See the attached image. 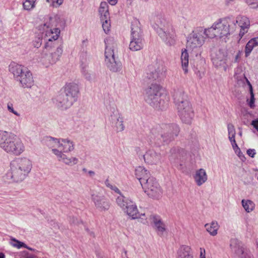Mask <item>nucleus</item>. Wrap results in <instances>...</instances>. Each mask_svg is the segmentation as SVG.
I'll return each mask as SVG.
<instances>
[{
  "label": "nucleus",
  "instance_id": "obj_1",
  "mask_svg": "<svg viewBox=\"0 0 258 258\" xmlns=\"http://www.w3.org/2000/svg\"><path fill=\"white\" fill-rule=\"evenodd\" d=\"M60 32V30L57 29L55 30V35L48 38L41 53L39 61L46 66L55 63L62 54V44H58L55 41L58 39Z\"/></svg>",
  "mask_w": 258,
  "mask_h": 258
},
{
  "label": "nucleus",
  "instance_id": "obj_2",
  "mask_svg": "<svg viewBox=\"0 0 258 258\" xmlns=\"http://www.w3.org/2000/svg\"><path fill=\"white\" fill-rule=\"evenodd\" d=\"M179 132V128L177 124H164L162 127L157 125L152 128L148 136L150 142L160 146L172 141Z\"/></svg>",
  "mask_w": 258,
  "mask_h": 258
},
{
  "label": "nucleus",
  "instance_id": "obj_3",
  "mask_svg": "<svg viewBox=\"0 0 258 258\" xmlns=\"http://www.w3.org/2000/svg\"><path fill=\"white\" fill-rule=\"evenodd\" d=\"M79 93L78 85L75 83L67 84L60 92L52 99L53 103L58 108L66 110L77 100Z\"/></svg>",
  "mask_w": 258,
  "mask_h": 258
},
{
  "label": "nucleus",
  "instance_id": "obj_4",
  "mask_svg": "<svg viewBox=\"0 0 258 258\" xmlns=\"http://www.w3.org/2000/svg\"><path fill=\"white\" fill-rule=\"evenodd\" d=\"M173 97L181 121L185 123H190L194 117V111L186 94L182 89H177L174 91Z\"/></svg>",
  "mask_w": 258,
  "mask_h": 258
},
{
  "label": "nucleus",
  "instance_id": "obj_5",
  "mask_svg": "<svg viewBox=\"0 0 258 258\" xmlns=\"http://www.w3.org/2000/svg\"><path fill=\"white\" fill-rule=\"evenodd\" d=\"M153 27L162 40L168 45L175 43V35L172 27L160 14L153 15L151 17Z\"/></svg>",
  "mask_w": 258,
  "mask_h": 258
},
{
  "label": "nucleus",
  "instance_id": "obj_6",
  "mask_svg": "<svg viewBox=\"0 0 258 258\" xmlns=\"http://www.w3.org/2000/svg\"><path fill=\"white\" fill-rule=\"evenodd\" d=\"M105 44V63L107 68L112 72H117L122 68L121 62L116 54L117 52V43L114 39L109 37L104 40Z\"/></svg>",
  "mask_w": 258,
  "mask_h": 258
},
{
  "label": "nucleus",
  "instance_id": "obj_7",
  "mask_svg": "<svg viewBox=\"0 0 258 258\" xmlns=\"http://www.w3.org/2000/svg\"><path fill=\"white\" fill-rule=\"evenodd\" d=\"M9 71L22 87L31 88L34 85V80L30 71L26 67L12 62L9 66Z\"/></svg>",
  "mask_w": 258,
  "mask_h": 258
},
{
  "label": "nucleus",
  "instance_id": "obj_8",
  "mask_svg": "<svg viewBox=\"0 0 258 258\" xmlns=\"http://www.w3.org/2000/svg\"><path fill=\"white\" fill-rule=\"evenodd\" d=\"M65 22L59 17H52L46 16L44 18L43 23L39 26V29L45 31L44 39L48 40L49 37L55 35V29L60 30L59 28H64Z\"/></svg>",
  "mask_w": 258,
  "mask_h": 258
},
{
  "label": "nucleus",
  "instance_id": "obj_9",
  "mask_svg": "<svg viewBox=\"0 0 258 258\" xmlns=\"http://www.w3.org/2000/svg\"><path fill=\"white\" fill-rule=\"evenodd\" d=\"M144 41L141 24L138 20L135 19L131 24V38L129 48L132 51L139 50L143 47Z\"/></svg>",
  "mask_w": 258,
  "mask_h": 258
},
{
  "label": "nucleus",
  "instance_id": "obj_10",
  "mask_svg": "<svg viewBox=\"0 0 258 258\" xmlns=\"http://www.w3.org/2000/svg\"><path fill=\"white\" fill-rule=\"evenodd\" d=\"M214 26L216 29L218 37L221 39H225L236 30L234 20L228 17L219 19L214 23Z\"/></svg>",
  "mask_w": 258,
  "mask_h": 258
},
{
  "label": "nucleus",
  "instance_id": "obj_11",
  "mask_svg": "<svg viewBox=\"0 0 258 258\" xmlns=\"http://www.w3.org/2000/svg\"><path fill=\"white\" fill-rule=\"evenodd\" d=\"M116 203L132 219H135L140 217V215L136 204L125 197L122 194L117 197Z\"/></svg>",
  "mask_w": 258,
  "mask_h": 258
},
{
  "label": "nucleus",
  "instance_id": "obj_12",
  "mask_svg": "<svg viewBox=\"0 0 258 258\" xmlns=\"http://www.w3.org/2000/svg\"><path fill=\"white\" fill-rule=\"evenodd\" d=\"M25 146L21 139L11 133L9 141L7 142L3 150L8 154L18 156L25 151Z\"/></svg>",
  "mask_w": 258,
  "mask_h": 258
},
{
  "label": "nucleus",
  "instance_id": "obj_13",
  "mask_svg": "<svg viewBox=\"0 0 258 258\" xmlns=\"http://www.w3.org/2000/svg\"><path fill=\"white\" fill-rule=\"evenodd\" d=\"M160 86L156 83H152L145 91V101L153 107H161V100L160 99Z\"/></svg>",
  "mask_w": 258,
  "mask_h": 258
},
{
  "label": "nucleus",
  "instance_id": "obj_14",
  "mask_svg": "<svg viewBox=\"0 0 258 258\" xmlns=\"http://www.w3.org/2000/svg\"><path fill=\"white\" fill-rule=\"evenodd\" d=\"M201 28H195L187 38L186 47L189 50L200 48L204 43L205 37L203 35Z\"/></svg>",
  "mask_w": 258,
  "mask_h": 258
},
{
  "label": "nucleus",
  "instance_id": "obj_15",
  "mask_svg": "<svg viewBox=\"0 0 258 258\" xmlns=\"http://www.w3.org/2000/svg\"><path fill=\"white\" fill-rule=\"evenodd\" d=\"M165 72L164 67L158 63L151 64L146 70L144 81L150 83L156 81L164 75Z\"/></svg>",
  "mask_w": 258,
  "mask_h": 258
},
{
  "label": "nucleus",
  "instance_id": "obj_16",
  "mask_svg": "<svg viewBox=\"0 0 258 258\" xmlns=\"http://www.w3.org/2000/svg\"><path fill=\"white\" fill-rule=\"evenodd\" d=\"M142 186L150 197L158 199L161 196L162 191L161 187L154 177L149 178Z\"/></svg>",
  "mask_w": 258,
  "mask_h": 258
},
{
  "label": "nucleus",
  "instance_id": "obj_17",
  "mask_svg": "<svg viewBox=\"0 0 258 258\" xmlns=\"http://www.w3.org/2000/svg\"><path fill=\"white\" fill-rule=\"evenodd\" d=\"M227 52L223 49H214L211 53V59L215 67H223L225 71L227 66Z\"/></svg>",
  "mask_w": 258,
  "mask_h": 258
},
{
  "label": "nucleus",
  "instance_id": "obj_18",
  "mask_svg": "<svg viewBox=\"0 0 258 258\" xmlns=\"http://www.w3.org/2000/svg\"><path fill=\"white\" fill-rule=\"evenodd\" d=\"M91 200L93 202L97 209L100 211H107L110 206V203L108 199L104 196L99 193L91 192Z\"/></svg>",
  "mask_w": 258,
  "mask_h": 258
},
{
  "label": "nucleus",
  "instance_id": "obj_19",
  "mask_svg": "<svg viewBox=\"0 0 258 258\" xmlns=\"http://www.w3.org/2000/svg\"><path fill=\"white\" fill-rule=\"evenodd\" d=\"M230 246L235 257L237 258H253L250 253L244 251L243 244L237 239H232L230 241Z\"/></svg>",
  "mask_w": 258,
  "mask_h": 258
},
{
  "label": "nucleus",
  "instance_id": "obj_20",
  "mask_svg": "<svg viewBox=\"0 0 258 258\" xmlns=\"http://www.w3.org/2000/svg\"><path fill=\"white\" fill-rule=\"evenodd\" d=\"M11 163L20 168L24 173L27 175L30 173L32 168V163L30 160L27 158H18L13 160Z\"/></svg>",
  "mask_w": 258,
  "mask_h": 258
},
{
  "label": "nucleus",
  "instance_id": "obj_21",
  "mask_svg": "<svg viewBox=\"0 0 258 258\" xmlns=\"http://www.w3.org/2000/svg\"><path fill=\"white\" fill-rule=\"evenodd\" d=\"M28 175L23 172L20 168H17L16 166L10 164V171L7 174L8 177H10L15 182L23 181Z\"/></svg>",
  "mask_w": 258,
  "mask_h": 258
},
{
  "label": "nucleus",
  "instance_id": "obj_22",
  "mask_svg": "<svg viewBox=\"0 0 258 258\" xmlns=\"http://www.w3.org/2000/svg\"><path fill=\"white\" fill-rule=\"evenodd\" d=\"M53 153L55 155L59 161H61L66 165L73 166L78 162V159L76 157H68L66 155L57 149H52Z\"/></svg>",
  "mask_w": 258,
  "mask_h": 258
},
{
  "label": "nucleus",
  "instance_id": "obj_23",
  "mask_svg": "<svg viewBox=\"0 0 258 258\" xmlns=\"http://www.w3.org/2000/svg\"><path fill=\"white\" fill-rule=\"evenodd\" d=\"M235 21L236 27L237 24L240 28L239 35L241 38L242 36L247 32L250 25V22L248 18L245 16H238Z\"/></svg>",
  "mask_w": 258,
  "mask_h": 258
},
{
  "label": "nucleus",
  "instance_id": "obj_24",
  "mask_svg": "<svg viewBox=\"0 0 258 258\" xmlns=\"http://www.w3.org/2000/svg\"><path fill=\"white\" fill-rule=\"evenodd\" d=\"M143 158L145 163L150 165H154L157 164L160 162L161 155L160 153L150 150L143 155Z\"/></svg>",
  "mask_w": 258,
  "mask_h": 258
},
{
  "label": "nucleus",
  "instance_id": "obj_25",
  "mask_svg": "<svg viewBox=\"0 0 258 258\" xmlns=\"http://www.w3.org/2000/svg\"><path fill=\"white\" fill-rule=\"evenodd\" d=\"M135 175L137 179L139 180L141 185L145 183L146 181L150 178L153 177L150 176V172L144 167L139 166L135 170Z\"/></svg>",
  "mask_w": 258,
  "mask_h": 258
},
{
  "label": "nucleus",
  "instance_id": "obj_26",
  "mask_svg": "<svg viewBox=\"0 0 258 258\" xmlns=\"http://www.w3.org/2000/svg\"><path fill=\"white\" fill-rule=\"evenodd\" d=\"M194 179L197 185L201 186L205 183L208 179L206 170L203 168L197 170L193 176Z\"/></svg>",
  "mask_w": 258,
  "mask_h": 258
},
{
  "label": "nucleus",
  "instance_id": "obj_27",
  "mask_svg": "<svg viewBox=\"0 0 258 258\" xmlns=\"http://www.w3.org/2000/svg\"><path fill=\"white\" fill-rule=\"evenodd\" d=\"M60 148L63 153H69L74 150V144L68 139H60Z\"/></svg>",
  "mask_w": 258,
  "mask_h": 258
},
{
  "label": "nucleus",
  "instance_id": "obj_28",
  "mask_svg": "<svg viewBox=\"0 0 258 258\" xmlns=\"http://www.w3.org/2000/svg\"><path fill=\"white\" fill-rule=\"evenodd\" d=\"M153 222L158 234L160 236L162 235L166 230V227L161 218L158 216H154L153 218Z\"/></svg>",
  "mask_w": 258,
  "mask_h": 258
},
{
  "label": "nucleus",
  "instance_id": "obj_29",
  "mask_svg": "<svg viewBox=\"0 0 258 258\" xmlns=\"http://www.w3.org/2000/svg\"><path fill=\"white\" fill-rule=\"evenodd\" d=\"M45 144L50 149L60 148V139H57L51 137H46L44 140Z\"/></svg>",
  "mask_w": 258,
  "mask_h": 258
},
{
  "label": "nucleus",
  "instance_id": "obj_30",
  "mask_svg": "<svg viewBox=\"0 0 258 258\" xmlns=\"http://www.w3.org/2000/svg\"><path fill=\"white\" fill-rule=\"evenodd\" d=\"M200 27L201 28V31L203 32L202 34L205 37V39L206 38L212 39L218 37L216 29L214 26V23L211 27L208 28L204 29L202 27Z\"/></svg>",
  "mask_w": 258,
  "mask_h": 258
},
{
  "label": "nucleus",
  "instance_id": "obj_31",
  "mask_svg": "<svg viewBox=\"0 0 258 258\" xmlns=\"http://www.w3.org/2000/svg\"><path fill=\"white\" fill-rule=\"evenodd\" d=\"M190 247L187 245L181 246L177 251V258H192L190 254Z\"/></svg>",
  "mask_w": 258,
  "mask_h": 258
},
{
  "label": "nucleus",
  "instance_id": "obj_32",
  "mask_svg": "<svg viewBox=\"0 0 258 258\" xmlns=\"http://www.w3.org/2000/svg\"><path fill=\"white\" fill-rule=\"evenodd\" d=\"M258 45V36L256 37L253 38L246 44L245 47V55L246 57H247L250 54L251 51L254 47Z\"/></svg>",
  "mask_w": 258,
  "mask_h": 258
},
{
  "label": "nucleus",
  "instance_id": "obj_33",
  "mask_svg": "<svg viewBox=\"0 0 258 258\" xmlns=\"http://www.w3.org/2000/svg\"><path fill=\"white\" fill-rule=\"evenodd\" d=\"M113 125L116 128L117 132H122L125 126L123 124V119L121 115H119V117H115L109 120Z\"/></svg>",
  "mask_w": 258,
  "mask_h": 258
},
{
  "label": "nucleus",
  "instance_id": "obj_34",
  "mask_svg": "<svg viewBox=\"0 0 258 258\" xmlns=\"http://www.w3.org/2000/svg\"><path fill=\"white\" fill-rule=\"evenodd\" d=\"M99 13L100 15V18L109 19V13L108 11V5L107 2H102L100 3L99 8Z\"/></svg>",
  "mask_w": 258,
  "mask_h": 258
},
{
  "label": "nucleus",
  "instance_id": "obj_35",
  "mask_svg": "<svg viewBox=\"0 0 258 258\" xmlns=\"http://www.w3.org/2000/svg\"><path fill=\"white\" fill-rule=\"evenodd\" d=\"M188 58L189 55L187 50L186 49L182 50L180 59L181 65L185 73H186L188 72L187 67L188 66Z\"/></svg>",
  "mask_w": 258,
  "mask_h": 258
},
{
  "label": "nucleus",
  "instance_id": "obj_36",
  "mask_svg": "<svg viewBox=\"0 0 258 258\" xmlns=\"http://www.w3.org/2000/svg\"><path fill=\"white\" fill-rule=\"evenodd\" d=\"M11 132L0 130V148L3 150L9 141Z\"/></svg>",
  "mask_w": 258,
  "mask_h": 258
},
{
  "label": "nucleus",
  "instance_id": "obj_37",
  "mask_svg": "<svg viewBox=\"0 0 258 258\" xmlns=\"http://www.w3.org/2000/svg\"><path fill=\"white\" fill-rule=\"evenodd\" d=\"M205 227L211 235L215 236L217 234L219 225L217 222L213 221L210 224H206Z\"/></svg>",
  "mask_w": 258,
  "mask_h": 258
},
{
  "label": "nucleus",
  "instance_id": "obj_38",
  "mask_svg": "<svg viewBox=\"0 0 258 258\" xmlns=\"http://www.w3.org/2000/svg\"><path fill=\"white\" fill-rule=\"evenodd\" d=\"M242 207L247 213H250L255 208L254 203L249 200H242L241 201Z\"/></svg>",
  "mask_w": 258,
  "mask_h": 258
},
{
  "label": "nucleus",
  "instance_id": "obj_39",
  "mask_svg": "<svg viewBox=\"0 0 258 258\" xmlns=\"http://www.w3.org/2000/svg\"><path fill=\"white\" fill-rule=\"evenodd\" d=\"M170 152L174 155V157L177 158L181 159L186 154V152L183 149L179 148H174L171 149Z\"/></svg>",
  "mask_w": 258,
  "mask_h": 258
},
{
  "label": "nucleus",
  "instance_id": "obj_40",
  "mask_svg": "<svg viewBox=\"0 0 258 258\" xmlns=\"http://www.w3.org/2000/svg\"><path fill=\"white\" fill-rule=\"evenodd\" d=\"M107 109L110 112L109 120L115 117L119 118V115H121V114L119 112L118 109H117L116 105L114 104H113L112 106L110 105V106L109 108H107Z\"/></svg>",
  "mask_w": 258,
  "mask_h": 258
},
{
  "label": "nucleus",
  "instance_id": "obj_41",
  "mask_svg": "<svg viewBox=\"0 0 258 258\" xmlns=\"http://www.w3.org/2000/svg\"><path fill=\"white\" fill-rule=\"evenodd\" d=\"M11 245L17 248H21L22 247L26 248L28 249L32 250V249L29 247H28L26 244H25L24 242L20 241L15 238H12L11 241Z\"/></svg>",
  "mask_w": 258,
  "mask_h": 258
},
{
  "label": "nucleus",
  "instance_id": "obj_42",
  "mask_svg": "<svg viewBox=\"0 0 258 258\" xmlns=\"http://www.w3.org/2000/svg\"><path fill=\"white\" fill-rule=\"evenodd\" d=\"M36 0H26L23 3V6L24 10L30 11L33 9L35 6Z\"/></svg>",
  "mask_w": 258,
  "mask_h": 258
},
{
  "label": "nucleus",
  "instance_id": "obj_43",
  "mask_svg": "<svg viewBox=\"0 0 258 258\" xmlns=\"http://www.w3.org/2000/svg\"><path fill=\"white\" fill-rule=\"evenodd\" d=\"M101 21L102 23V28L105 33H107L110 31V24L109 22V19H105L104 18H101Z\"/></svg>",
  "mask_w": 258,
  "mask_h": 258
},
{
  "label": "nucleus",
  "instance_id": "obj_44",
  "mask_svg": "<svg viewBox=\"0 0 258 258\" xmlns=\"http://www.w3.org/2000/svg\"><path fill=\"white\" fill-rule=\"evenodd\" d=\"M81 72L86 79L90 81L93 80V75L88 71L86 66L82 67Z\"/></svg>",
  "mask_w": 258,
  "mask_h": 258
},
{
  "label": "nucleus",
  "instance_id": "obj_45",
  "mask_svg": "<svg viewBox=\"0 0 258 258\" xmlns=\"http://www.w3.org/2000/svg\"><path fill=\"white\" fill-rule=\"evenodd\" d=\"M250 98L248 102V105L251 108H253L255 106L254 105V95L253 92V90L250 91Z\"/></svg>",
  "mask_w": 258,
  "mask_h": 258
},
{
  "label": "nucleus",
  "instance_id": "obj_46",
  "mask_svg": "<svg viewBox=\"0 0 258 258\" xmlns=\"http://www.w3.org/2000/svg\"><path fill=\"white\" fill-rule=\"evenodd\" d=\"M7 108H8V110L14 113L15 115H17V116H20V113H19L17 111H15L14 108H13V105L12 104V103H8L7 104Z\"/></svg>",
  "mask_w": 258,
  "mask_h": 258
},
{
  "label": "nucleus",
  "instance_id": "obj_47",
  "mask_svg": "<svg viewBox=\"0 0 258 258\" xmlns=\"http://www.w3.org/2000/svg\"><path fill=\"white\" fill-rule=\"evenodd\" d=\"M229 136L235 135V130L233 124L229 123L227 126Z\"/></svg>",
  "mask_w": 258,
  "mask_h": 258
},
{
  "label": "nucleus",
  "instance_id": "obj_48",
  "mask_svg": "<svg viewBox=\"0 0 258 258\" xmlns=\"http://www.w3.org/2000/svg\"><path fill=\"white\" fill-rule=\"evenodd\" d=\"M42 42V39L40 37L36 38L33 42V45L35 47L39 48L40 47Z\"/></svg>",
  "mask_w": 258,
  "mask_h": 258
},
{
  "label": "nucleus",
  "instance_id": "obj_49",
  "mask_svg": "<svg viewBox=\"0 0 258 258\" xmlns=\"http://www.w3.org/2000/svg\"><path fill=\"white\" fill-rule=\"evenodd\" d=\"M70 223L71 224L79 225L80 223H82V221L74 217H70Z\"/></svg>",
  "mask_w": 258,
  "mask_h": 258
},
{
  "label": "nucleus",
  "instance_id": "obj_50",
  "mask_svg": "<svg viewBox=\"0 0 258 258\" xmlns=\"http://www.w3.org/2000/svg\"><path fill=\"white\" fill-rule=\"evenodd\" d=\"M231 145L232 146V148L233 150H234L235 153H237V152H238L239 153H241V151L240 148L238 147L237 144L236 143V141L234 142L231 143Z\"/></svg>",
  "mask_w": 258,
  "mask_h": 258
},
{
  "label": "nucleus",
  "instance_id": "obj_51",
  "mask_svg": "<svg viewBox=\"0 0 258 258\" xmlns=\"http://www.w3.org/2000/svg\"><path fill=\"white\" fill-rule=\"evenodd\" d=\"M247 154L251 157L253 158L256 154L254 149H249L247 150Z\"/></svg>",
  "mask_w": 258,
  "mask_h": 258
},
{
  "label": "nucleus",
  "instance_id": "obj_52",
  "mask_svg": "<svg viewBox=\"0 0 258 258\" xmlns=\"http://www.w3.org/2000/svg\"><path fill=\"white\" fill-rule=\"evenodd\" d=\"M246 3L249 6H251L252 8H257L258 7V5L252 2V0H246Z\"/></svg>",
  "mask_w": 258,
  "mask_h": 258
},
{
  "label": "nucleus",
  "instance_id": "obj_53",
  "mask_svg": "<svg viewBox=\"0 0 258 258\" xmlns=\"http://www.w3.org/2000/svg\"><path fill=\"white\" fill-rule=\"evenodd\" d=\"M251 124L256 130L258 132V119L252 121Z\"/></svg>",
  "mask_w": 258,
  "mask_h": 258
},
{
  "label": "nucleus",
  "instance_id": "obj_54",
  "mask_svg": "<svg viewBox=\"0 0 258 258\" xmlns=\"http://www.w3.org/2000/svg\"><path fill=\"white\" fill-rule=\"evenodd\" d=\"M110 189L113 190L115 192L118 194V195L121 194L120 190L114 185H113V186L111 187V188H110Z\"/></svg>",
  "mask_w": 258,
  "mask_h": 258
},
{
  "label": "nucleus",
  "instance_id": "obj_55",
  "mask_svg": "<svg viewBox=\"0 0 258 258\" xmlns=\"http://www.w3.org/2000/svg\"><path fill=\"white\" fill-rule=\"evenodd\" d=\"M135 151L136 153L138 155V156L140 157V156L143 157V154L141 153V149L140 147H136L135 148Z\"/></svg>",
  "mask_w": 258,
  "mask_h": 258
},
{
  "label": "nucleus",
  "instance_id": "obj_56",
  "mask_svg": "<svg viewBox=\"0 0 258 258\" xmlns=\"http://www.w3.org/2000/svg\"><path fill=\"white\" fill-rule=\"evenodd\" d=\"M200 257L201 258H206L205 256V250L203 249L202 248H200Z\"/></svg>",
  "mask_w": 258,
  "mask_h": 258
},
{
  "label": "nucleus",
  "instance_id": "obj_57",
  "mask_svg": "<svg viewBox=\"0 0 258 258\" xmlns=\"http://www.w3.org/2000/svg\"><path fill=\"white\" fill-rule=\"evenodd\" d=\"M105 185L110 188H111V187L113 186V185H112L111 184H110V182H109V180L108 179V178H107L105 181Z\"/></svg>",
  "mask_w": 258,
  "mask_h": 258
},
{
  "label": "nucleus",
  "instance_id": "obj_58",
  "mask_svg": "<svg viewBox=\"0 0 258 258\" xmlns=\"http://www.w3.org/2000/svg\"><path fill=\"white\" fill-rule=\"evenodd\" d=\"M107 1L111 5L114 6L117 4L118 0H107Z\"/></svg>",
  "mask_w": 258,
  "mask_h": 258
},
{
  "label": "nucleus",
  "instance_id": "obj_59",
  "mask_svg": "<svg viewBox=\"0 0 258 258\" xmlns=\"http://www.w3.org/2000/svg\"><path fill=\"white\" fill-rule=\"evenodd\" d=\"M87 174L90 177H93L95 175V172L92 170L88 171Z\"/></svg>",
  "mask_w": 258,
  "mask_h": 258
},
{
  "label": "nucleus",
  "instance_id": "obj_60",
  "mask_svg": "<svg viewBox=\"0 0 258 258\" xmlns=\"http://www.w3.org/2000/svg\"><path fill=\"white\" fill-rule=\"evenodd\" d=\"M235 135L229 136V141H230L231 143L232 142H235Z\"/></svg>",
  "mask_w": 258,
  "mask_h": 258
},
{
  "label": "nucleus",
  "instance_id": "obj_61",
  "mask_svg": "<svg viewBox=\"0 0 258 258\" xmlns=\"http://www.w3.org/2000/svg\"><path fill=\"white\" fill-rule=\"evenodd\" d=\"M244 78L245 79L248 85L249 86V91L252 90V85H251L250 82L248 80V79L245 76H244Z\"/></svg>",
  "mask_w": 258,
  "mask_h": 258
},
{
  "label": "nucleus",
  "instance_id": "obj_62",
  "mask_svg": "<svg viewBox=\"0 0 258 258\" xmlns=\"http://www.w3.org/2000/svg\"><path fill=\"white\" fill-rule=\"evenodd\" d=\"M54 2H55L58 6H60L63 3V0H54Z\"/></svg>",
  "mask_w": 258,
  "mask_h": 258
},
{
  "label": "nucleus",
  "instance_id": "obj_63",
  "mask_svg": "<svg viewBox=\"0 0 258 258\" xmlns=\"http://www.w3.org/2000/svg\"><path fill=\"white\" fill-rule=\"evenodd\" d=\"M85 229H86V230L88 232L90 233V235H93V236H94V233H93L92 232H90V231H89V229H88V228H85Z\"/></svg>",
  "mask_w": 258,
  "mask_h": 258
},
{
  "label": "nucleus",
  "instance_id": "obj_64",
  "mask_svg": "<svg viewBox=\"0 0 258 258\" xmlns=\"http://www.w3.org/2000/svg\"><path fill=\"white\" fill-rule=\"evenodd\" d=\"M239 56L238 54H237L235 56V59H234V61L235 62H237L238 59H239Z\"/></svg>",
  "mask_w": 258,
  "mask_h": 258
}]
</instances>
